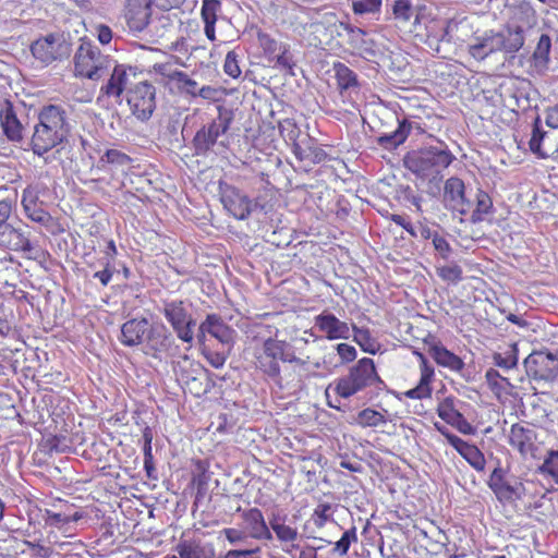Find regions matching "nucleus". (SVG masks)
I'll list each match as a JSON object with an SVG mask.
<instances>
[{"instance_id":"obj_1","label":"nucleus","mask_w":558,"mask_h":558,"mask_svg":"<svg viewBox=\"0 0 558 558\" xmlns=\"http://www.w3.org/2000/svg\"><path fill=\"white\" fill-rule=\"evenodd\" d=\"M71 125L66 111L57 105L44 106L34 126L31 147L35 155L44 156L68 141Z\"/></svg>"},{"instance_id":"obj_2","label":"nucleus","mask_w":558,"mask_h":558,"mask_svg":"<svg viewBox=\"0 0 558 558\" xmlns=\"http://www.w3.org/2000/svg\"><path fill=\"white\" fill-rule=\"evenodd\" d=\"M454 160L456 156L448 145L436 140L433 144L407 153L403 165L417 178L427 179L429 183H439L444 178V170Z\"/></svg>"},{"instance_id":"obj_3","label":"nucleus","mask_w":558,"mask_h":558,"mask_svg":"<svg viewBox=\"0 0 558 558\" xmlns=\"http://www.w3.org/2000/svg\"><path fill=\"white\" fill-rule=\"evenodd\" d=\"M368 387L376 391H383L387 388L386 383L377 374L374 361L369 357L359 360L355 365L350 367L347 375L338 378L329 386L339 397L344 399H349Z\"/></svg>"},{"instance_id":"obj_4","label":"nucleus","mask_w":558,"mask_h":558,"mask_svg":"<svg viewBox=\"0 0 558 558\" xmlns=\"http://www.w3.org/2000/svg\"><path fill=\"white\" fill-rule=\"evenodd\" d=\"M0 246L24 253L35 250L27 227L12 218V201L9 198L0 199Z\"/></svg>"},{"instance_id":"obj_5","label":"nucleus","mask_w":558,"mask_h":558,"mask_svg":"<svg viewBox=\"0 0 558 558\" xmlns=\"http://www.w3.org/2000/svg\"><path fill=\"white\" fill-rule=\"evenodd\" d=\"M111 61L96 45L82 41L74 56V68L78 76L98 81L108 72Z\"/></svg>"},{"instance_id":"obj_6","label":"nucleus","mask_w":558,"mask_h":558,"mask_svg":"<svg viewBox=\"0 0 558 558\" xmlns=\"http://www.w3.org/2000/svg\"><path fill=\"white\" fill-rule=\"evenodd\" d=\"M218 117L211 120L208 124L203 125L193 138V146L197 156H206L213 150V147L218 143L220 136L227 133L234 119V113L231 109L223 106H218Z\"/></svg>"},{"instance_id":"obj_7","label":"nucleus","mask_w":558,"mask_h":558,"mask_svg":"<svg viewBox=\"0 0 558 558\" xmlns=\"http://www.w3.org/2000/svg\"><path fill=\"white\" fill-rule=\"evenodd\" d=\"M189 307L190 305L182 300H163L160 313L170 324L177 337L183 342L192 344L196 319Z\"/></svg>"},{"instance_id":"obj_8","label":"nucleus","mask_w":558,"mask_h":558,"mask_svg":"<svg viewBox=\"0 0 558 558\" xmlns=\"http://www.w3.org/2000/svg\"><path fill=\"white\" fill-rule=\"evenodd\" d=\"M31 52L38 62L46 66L57 60L69 58L72 52V44L63 33H51L33 41Z\"/></svg>"},{"instance_id":"obj_9","label":"nucleus","mask_w":558,"mask_h":558,"mask_svg":"<svg viewBox=\"0 0 558 558\" xmlns=\"http://www.w3.org/2000/svg\"><path fill=\"white\" fill-rule=\"evenodd\" d=\"M126 102L132 114L141 122H147L156 109V87L147 82L140 81L128 88Z\"/></svg>"},{"instance_id":"obj_10","label":"nucleus","mask_w":558,"mask_h":558,"mask_svg":"<svg viewBox=\"0 0 558 558\" xmlns=\"http://www.w3.org/2000/svg\"><path fill=\"white\" fill-rule=\"evenodd\" d=\"M487 484L500 502L520 500L525 490L523 483L514 476L509 477L499 463L493 470Z\"/></svg>"},{"instance_id":"obj_11","label":"nucleus","mask_w":558,"mask_h":558,"mask_svg":"<svg viewBox=\"0 0 558 558\" xmlns=\"http://www.w3.org/2000/svg\"><path fill=\"white\" fill-rule=\"evenodd\" d=\"M137 69L128 64H116L110 77L100 87L99 95L96 99V104L100 105L105 101V98H116L121 100V96L128 88L134 84L131 78H135Z\"/></svg>"},{"instance_id":"obj_12","label":"nucleus","mask_w":558,"mask_h":558,"mask_svg":"<svg viewBox=\"0 0 558 558\" xmlns=\"http://www.w3.org/2000/svg\"><path fill=\"white\" fill-rule=\"evenodd\" d=\"M524 367L534 380L553 381L558 376V364L548 350L533 351L525 360Z\"/></svg>"},{"instance_id":"obj_13","label":"nucleus","mask_w":558,"mask_h":558,"mask_svg":"<svg viewBox=\"0 0 558 558\" xmlns=\"http://www.w3.org/2000/svg\"><path fill=\"white\" fill-rule=\"evenodd\" d=\"M144 347L145 353L154 357L175 356L179 352L174 337L163 324L151 325Z\"/></svg>"},{"instance_id":"obj_14","label":"nucleus","mask_w":558,"mask_h":558,"mask_svg":"<svg viewBox=\"0 0 558 558\" xmlns=\"http://www.w3.org/2000/svg\"><path fill=\"white\" fill-rule=\"evenodd\" d=\"M530 150L542 159H551L558 163V142L551 133L542 126L541 117L537 114L532 123V135L529 142Z\"/></svg>"},{"instance_id":"obj_15","label":"nucleus","mask_w":558,"mask_h":558,"mask_svg":"<svg viewBox=\"0 0 558 558\" xmlns=\"http://www.w3.org/2000/svg\"><path fill=\"white\" fill-rule=\"evenodd\" d=\"M530 83L508 81L499 86V95L505 107L513 112L526 111L532 107Z\"/></svg>"},{"instance_id":"obj_16","label":"nucleus","mask_w":558,"mask_h":558,"mask_svg":"<svg viewBox=\"0 0 558 558\" xmlns=\"http://www.w3.org/2000/svg\"><path fill=\"white\" fill-rule=\"evenodd\" d=\"M41 189L38 184L28 185L22 194V205L28 219L41 226L48 227L53 222L52 216L46 209V205L40 199Z\"/></svg>"},{"instance_id":"obj_17","label":"nucleus","mask_w":558,"mask_h":558,"mask_svg":"<svg viewBox=\"0 0 558 558\" xmlns=\"http://www.w3.org/2000/svg\"><path fill=\"white\" fill-rule=\"evenodd\" d=\"M398 128L392 132H383L377 136V144L384 149L391 150L403 144L411 134L421 135L425 133L422 124L413 119H397Z\"/></svg>"},{"instance_id":"obj_18","label":"nucleus","mask_w":558,"mask_h":558,"mask_svg":"<svg viewBox=\"0 0 558 558\" xmlns=\"http://www.w3.org/2000/svg\"><path fill=\"white\" fill-rule=\"evenodd\" d=\"M220 201L225 209L238 220H245L250 217L251 205L248 196L238 187L225 182H219Z\"/></svg>"},{"instance_id":"obj_19","label":"nucleus","mask_w":558,"mask_h":558,"mask_svg":"<svg viewBox=\"0 0 558 558\" xmlns=\"http://www.w3.org/2000/svg\"><path fill=\"white\" fill-rule=\"evenodd\" d=\"M337 28V35L341 36L343 31L348 36V45L356 51V53L364 59L375 58L377 52L375 49V43L373 39L367 37V32L352 25L349 22L340 21L335 24Z\"/></svg>"},{"instance_id":"obj_20","label":"nucleus","mask_w":558,"mask_h":558,"mask_svg":"<svg viewBox=\"0 0 558 558\" xmlns=\"http://www.w3.org/2000/svg\"><path fill=\"white\" fill-rule=\"evenodd\" d=\"M257 367L268 377L281 379L279 361L282 360V341L268 338L263 343V352L256 356Z\"/></svg>"},{"instance_id":"obj_21","label":"nucleus","mask_w":558,"mask_h":558,"mask_svg":"<svg viewBox=\"0 0 558 558\" xmlns=\"http://www.w3.org/2000/svg\"><path fill=\"white\" fill-rule=\"evenodd\" d=\"M314 327L328 340H348L351 337L352 325L340 320L329 311H323L314 317Z\"/></svg>"},{"instance_id":"obj_22","label":"nucleus","mask_w":558,"mask_h":558,"mask_svg":"<svg viewBox=\"0 0 558 558\" xmlns=\"http://www.w3.org/2000/svg\"><path fill=\"white\" fill-rule=\"evenodd\" d=\"M496 32L500 52L505 54L506 60L513 59L524 46L525 28L517 24H507Z\"/></svg>"},{"instance_id":"obj_23","label":"nucleus","mask_w":558,"mask_h":558,"mask_svg":"<svg viewBox=\"0 0 558 558\" xmlns=\"http://www.w3.org/2000/svg\"><path fill=\"white\" fill-rule=\"evenodd\" d=\"M235 511L242 512V527L251 538L257 541L272 539V533L264 519L263 512L258 508L242 511L241 506H238Z\"/></svg>"},{"instance_id":"obj_24","label":"nucleus","mask_w":558,"mask_h":558,"mask_svg":"<svg viewBox=\"0 0 558 558\" xmlns=\"http://www.w3.org/2000/svg\"><path fill=\"white\" fill-rule=\"evenodd\" d=\"M444 203L462 215L470 211L471 202L465 197V185L460 178L451 177L445 182Z\"/></svg>"},{"instance_id":"obj_25","label":"nucleus","mask_w":558,"mask_h":558,"mask_svg":"<svg viewBox=\"0 0 558 558\" xmlns=\"http://www.w3.org/2000/svg\"><path fill=\"white\" fill-rule=\"evenodd\" d=\"M151 323L145 317H135L128 319L121 326L120 342L125 347H137L145 344Z\"/></svg>"},{"instance_id":"obj_26","label":"nucleus","mask_w":558,"mask_h":558,"mask_svg":"<svg viewBox=\"0 0 558 558\" xmlns=\"http://www.w3.org/2000/svg\"><path fill=\"white\" fill-rule=\"evenodd\" d=\"M151 8L149 0H128L125 7L126 24L132 32H143L149 23Z\"/></svg>"},{"instance_id":"obj_27","label":"nucleus","mask_w":558,"mask_h":558,"mask_svg":"<svg viewBox=\"0 0 558 558\" xmlns=\"http://www.w3.org/2000/svg\"><path fill=\"white\" fill-rule=\"evenodd\" d=\"M424 342L428 345L429 355L438 365L454 372L463 369L464 362L462 359L445 348L439 340L435 339V337L428 336Z\"/></svg>"},{"instance_id":"obj_28","label":"nucleus","mask_w":558,"mask_h":558,"mask_svg":"<svg viewBox=\"0 0 558 558\" xmlns=\"http://www.w3.org/2000/svg\"><path fill=\"white\" fill-rule=\"evenodd\" d=\"M413 354L416 355L420 361L421 378L417 386L405 391L404 396L410 399L422 400L432 396L430 383L435 372L423 353L414 351Z\"/></svg>"},{"instance_id":"obj_29","label":"nucleus","mask_w":558,"mask_h":558,"mask_svg":"<svg viewBox=\"0 0 558 558\" xmlns=\"http://www.w3.org/2000/svg\"><path fill=\"white\" fill-rule=\"evenodd\" d=\"M469 53L476 60H485L493 53L500 52L497 32L489 29L482 35L475 36L468 45Z\"/></svg>"},{"instance_id":"obj_30","label":"nucleus","mask_w":558,"mask_h":558,"mask_svg":"<svg viewBox=\"0 0 558 558\" xmlns=\"http://www.w3.org/2000/svg\"><path fill=\"white\" fill-rule=\"evenodd\" d=\"M537 435L534 428L523 426L519 423L513 424L510 428L509 444L518 449L522 456L533 453L536 450L535 441Z\"/></svg>"},{"instance_id":"obj_31","label":"nucleus","mask_w":558,"mask_h":558,"mask_svg":"<svg viewBox=\"0 0 558 558\" xmlns=\"http://www.w3.org/2000/svg\"><path fill=\"white\" fill-rule=\"evenodd\" d=\"M438 416L454 426L460 433L469 435L474 433V427L463 414L454 408V401L452 398H446L439 403L437 409Z\"/></svg>"},{"instance_id":"obj_32","label":"nucleus","mask_w":558,"mask_h":558,"mask_svg":"<svg viewBox=\"0 0 558 558\" xmlns=\"http://www.w3.org/2000/svg\"><path fill=\"white\" fill-rule=\"evenodd\" d=\"M551 46V37L546 33L541 34L530 58L531 68L536 74L543 75L549 70Z\"/></svg>"},{"instance_id":"obj_33","label":"nucleus","mask_w":558,"mask_h":558,"mask_svg":"<svg viewBox=\"0 0 558 558\" xmlns=\"http://www.w3.org/2000/svg\"><path fill=\"white\" fill-rule=\"evenodd\" d=\"M292 153L300 161H307L311 165L324 162L328 157L327 153L307 134L300 140V143L294 144Z\"/></svg>"},{"instance_id":"obj_34","label":"nucleus","mask_w":558,"mask_h":558,"mask_svg":"<svg viewBox=\"0 0 558 558\" xmlns=\"http://www.w3.org/2000/svg\"><path fill=\"white\" fill-rule=\"evenodd\" d=\"M0 121L3 133L10 141L20 142L23 138V126L10 101H5L4 106L1 108Z\"/></svg>"},{"instance_id":"obj_35","label":"nucleus","mask_w":558,"mask_h":558,"mask_svg":"<svg viewBox=\"0 0 558 558\" xmlns=\"http://www.w3.org/2000/svg\"><path fill=\"white\" fill-rule=\"evenodd\" d=\"M203 329H206L208 335L219 340L222 344L230 345L233 342L234 330L218 314H208L203 322Z\"/></svg>"},{"instance_id":"obj_36","label":"nucleus","mask_w":558,"mask_h":558,"mask_svg":"<svg viewBox=\"0 0 558 558\" xmlns=\"http://www.w3.org/2000/svg\"><path fill=\"white\" fill-rule=\"evenodd\" d=\"M221 12V0H203L201 17L204 23V33L210 41L216 40L215 25Z\"/></svg>"},{"instance_id":"obj_37","label":"nucleus","mask_w":558,"mask_h":558,"mask_svg":"<svg viewBox=\"0 0 558 558\" xmlns=\"http://www.w3.org/2000/svg\"><path fill=\"white\" fill-rule=\"evenodd\" d=\"M202 375H204V369L197 364L195 368L183 376L186 389L195 397H202L210 389V380L205 376V381H203Z\"/></svg>"},{"instance_id":"obj_38","label":"nucleus","mask_w":558,"mask_h":558,"mask_svg":"<svg viewBox=\"0 0 558 558\" xmlns=\"http://www.w3.org/2000/svg\"><path fill=\"white\" fill-rule=\"evenodd\" d=\"M353 340L360 345V348L369 354H376L380 344L372 336L369 329L360 328L355 324H352Z\"/></svg>"},{"instance_id":"obj_39","label":"nucleus","mask_w":558,"mask_h":558,"mask_svg":"<svg viewBox=\"0 0 558 558\" xmlns=\"http://www.w3.org/2000/svg\"><path fill=\"white\" fill-rule=\"evenodd\" d=\"M333 70L341 92L359 87L357 75L344 63H335Z\"/></svg>"},{"instance_id":"obj_40","label":"nucleus","mask_w":558,"mask_h":558,"mask_svg":"<svg viewBox=\"0 0 558 558\" xmlns=\"http://www.w3.org/2000/svg\"><path fill=\"white\" fill-rule=\"evenodd\" d=\"M395 19L401 23L411 22L413 19V25L418 22V14L413 8L411 0H396L392 7Z\"/></svg>"},{"instance_id":"obj_41","label":"nucleus","mask_w":558,"mask_h":558,"mask_svg":"<svg viewBox=\"0 0 558 558\" xmlns=\"http://www.w3.org/2000/svg\"><path fill=\"white\" fill-rule=\"evenodd\" d=\"M355 423L361 427H378L386 424L387 420L380 412L366 408L357 413Z\"/></svg>"},{"instance_id":"obj_42","label":"nucleus","mask_w":558,"mask_h":558,"mask_svg":"<svg viewBox=\"0 0 558 558\" xmlns=\"http://www.w3.org/2000/svg\"><path fill=\"white\" fill-rule=\"evenodd\" d=\"M460 456L476 471L483 472L485 470V456L475 445L469 444Z\"/></svg>"},{"instance_id":"obj_43","label":"nucleus","mask_w":558,"mask_h":558,"mask_svg":"<svg viewBox=\"0 0 558 558\" xmlns=\"http://www.w3.org/2000/svg\"><path fill=\"white\" fill-rule=\"evenodd\" d=\"M538 473L558 484V450L551 449L547 452L544 462L538 466Z\"/></svg>"},{"instance_id":"obj_44","label":"nucleus","mask_w":558,"mask_h":558,"mask_svg":"<svg viewBox=\"0 0 558 558\" xmlns=\"http://www.w3.org/2000/svg\"><path fill=\"white\" fill-rule=\"evenodd\" d=\"M493 209V201L490 196L478 190L476 193V207L472 213V221L477 222L484 219V216L492 213Z\"/></svg>"},{"instance_id":"obj_45","label":"nucleus","mask_w":558,"mask_h":558,"mask_svg":"<svg viewBox=\"0 0 558 558\" xmlns=\"http://www.w3.org/2000/svg\"><path fill=\"white\" fill-rule=\"evenodd\" d=\"M357 542L356 527L353 525L344 531L339 541L333 544L331 554L343 557L348 554L350 546Z\"/></svg>"},{"instance_id":"obj_46","label":"nucleus","mask_w":558,"mask_h":558,"mask_svg":"<svg viewBox=\"0 0 558 558\" xmlns=\"http://www.w3.org/2000/svg\"><path fill=\"white\" fill-rule=\"evenodd\" d=\"M494 364L498 367L510 369L518 364V348L512 343L504 353H495L493 356Z\"/></svg>"},{"instance_id":"obj_47","label":"nucleus","mask_w":558,"mask_h":558,"mask_svg":"<svg viewBox=\"0 0 558 558\" xmlns=\"http://www.w3.org/2000/svg\"><path fill=\"white\" fill-rule=\"evenodd\" d=\"M257 40L263 49L264 53L271 59L275 57L277 52H280L283 49V46L281 43L272 38L269 34L264 32H258L257 34Z\"/></svg>"},{"instance_id":"obj_48","label":"nucleus","mask_w":558,"mask_h":558,"mask_svg":"<svg viewBox=\"0 0 558 558\" xmlns=\"http://www.w3.org/2000/svg\"><path fill=\"white\" fill-rule=\"evenodd\" d=\"M279 132L287 143H290L292 148L295 143H300V129L292 119H284L279 123Z\"/></svg>"},{"instance_id":"obj_49","label":"nucleus","mask_w":558,"mask_h":558,"mask_svg":"<svg viewBox=\"0 0 558 558\" xmlns=\"http://www.w3.org/2000/svg\"><path fill=\"white\" fill-rule=\"evenodd\" d=\"M269 524L280 542H293L298 538L296 529L279 523L277 519L271 520Z\"/></svg>"},{"instance_id":"obj_50","label":"nucleus","mask_w":558,"mask_h":558,"mask_svg":"<svg viewBox=\"0 0 558 558\" xmlns=\"http://www.w3.org/2000/svg\"><path fill=\"white\" fill-rule=\"evenodd\" d=\"M175 549L179 557L172 555L165 558H202L204 555V550L199 546L186 541L179 543Z\"/></svg>"},{"instance_id":"obj_51","label":"nucleus","mask_w":558,"mask_h":558,"mask_svg":"<svg viewBox=\"0 0 558 558\" xmlns=\"http://www.w3.org/2000/svg\"><path fill=\"white\" fill-rule=\"evenodd\" d=\"M332 517V506L328 502L319 504L312 514V520L314 524L322 529L325 526L326 522L331 520Z\"/></svg>"},{"instance_id":"obj_52","label":"nucleus","mask_w":558,"mask_h":558,"mask_svg":"<svg viewBox=\"0 0 558 558\" xmlns=\"http://www.w3.org/2000/svg\"><path fill=\"white\" fill-rule=\"evenodd\" d=\"M437 275L444 281L458 283L462 280V268L457 264L437 267Z\"/></svg>"},{"instance_id":"obj_53","label":"nucleus","mask_w":558,"mask_h":558,"mask_svg":"<svg viewBox=\"0 0 558 558\" xmlns=\"http://www.w3.org/2000/svg\"><path fill=\"white\" fill-rule=\"evenodd\" d=\"M221 533L226 536L227 541L230 543V545L233 546H241L246 545L248 542V538H251L246 532L241 529H234V527H226L221 531Z\"/></svg>"},{"instance_id":"obj_54","label":"nucleus","mask_w":558,"mask_h":558,"mask_svg":"<svg viewBox=\"0 0 558 558\" xmlns=\"http://www.w3.org/2000/svg\"><path fill=\"white\" fill-rule=\"evenodd\" d=\"M381 0H354L352 1V10L355 14L362 15L366 13H375L380 10Z\"/></svg>"},{"instance_id":"obj_55","label":"nucleus","mask_w":558,"mask_h":558,"mask_svg":"<svg viewBox=\"0 0 558 558\" xmlns=\"http://www.w3.org/2000/svg\"><path fill=\"white\" fill-rule=\"evenodd\" d=\"M485 378L488 387L493 391H502L506 386H510L508 379L502 377L499 372L494 368L487 369Z\"/></svg>"},{"instance_id":"obj_56","label":"nucleus","mask_w":558,"mask_h":558,"mask_svg":"<svg viewBox=\"0 0 558 558\" xmlns=\"http://www.w3.org/2000/svg\"><path fill=\"white\" fill-rule=\"evenodd\" d=\"M238 57V53L232 50L227 53L225 59L223 71L232 78H238L241 75Z\"/></svg>"},{"instance_id":"obj_57","label":"nucleus","mask_w":558,"mask_h":558,"mask_svg":"<svg viewBox=\"0 0 558 558\" xmlns=\"http://www.w3.org/2000/svg\"><path fill=\"white\" fill-rule=\"evenodd\" d=\"M100 160L108 163L126 166L131 161V158L118 149H108Z\"/></svg>"},{"instance_id":"obj_58","label":"nucleus","mask_w":558,"mask_h":558,"mask_svg":"<svg viewBox=\"0 0 558 558\" xmlns=\"http://www.w3.org/2000/svg\"><path fill=\"white\" fill-rule=\"evenodd\" d=\"M335 349L339 355L340 364H347L353 362L356 359V349L351 344L339 343L335 347Z\"/></svg>"},{"instance_id":"obj_59","label":"nucleus","mask_w":558,"mask_h":558,"mask_svg":"<svg viewBox=\"0 0 558 558\" xmlns=\"http://www.w3.org/2000/svg\"><path fill=\"white\" fill-rule=\"evenodd\" d=\"M432 243L435 251L442 259H449L452 253V248L449 242L444 236H441L439 233L437 235H434V240L432 241Z\"/></svg>"},{"instance_id":"obj_60","label":"nucleus","mask_w":558,"mask_h":558,"mask_svg":"<svg viewBox=\"0 0 558 558\" xmlns=\"http://www.w3.org/2000/svg\"><path fill=\"white\" fill-rule=\"evenodd\" d=\"M92 34L97 37L101 45H108L113 37L111 28L105 24L94 25Z\"/></svg>"},{"instance_id":"obj_61","label":"nucleus","mask_w":558,"mask_h":558,"mask_svg":"<svg viewBox=\"0 0 558 558\" xmlns=\"http://www.w3.org/2000/svg\"><path fill=\"white\" fill-rule=\"evenodd\" d=\"M23 544L33 551V557L48 558L52 555V548L40 545L39 543L23 541Z\"/></svg>"},{"instance_id":"obj_62","label":"nucleus","mask_w":558,"mask_h":558,"mask_svg":"<svg viewBox=\"0 0 558 558\" xmlns=\"http://www.w3.org/2000/svg\"><path fill=\"white\" fill-rule=\"evenodd\" d=\"M271 60H276V64L282 69H288L289 71H292V68L294 65L292 61V56L283 46V49L280 52H277L275 57L271 58ZM293 74L292 72H290Z\"/></svg>"},{"instance_id":"obj_63","label":"nucleus","mask_w":558,"mask_h":558,"mask_svg":"<svg viewBox=\"0 0 558 558\" xmlns=\"http://www.w3.org/2000/svg\"><path fill=\"white\" fill-rule=\"evenodd\" d=\"M401 195L403 199L410 204H412L417 211H422L421 203L423 201L422 196L417 195L414 190L410 186H403L401 189Z\"/></svg>"},{"instance_id":"obj_64","label":"nucleus","mask_w":558,"mask_h":558,"mask_svg":"<svg viewBox=\"0 0 558 558\" xmlns=\"http://www.w3.org/2000/svg\"><path fill=\"white\" fill-rule=\"evenodd\" d=\"M260 553V547L239 548L231 549L226 555L219 556L218 558H247V556L257 555Z\"/></svg>"}]
</instances>
